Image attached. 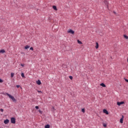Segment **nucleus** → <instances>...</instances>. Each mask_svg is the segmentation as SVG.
Wrapping results in <instances>:
<instances>
[{
  "instance_id": "obj_1",
  "label": "nucleus",
  "mask_w": 128,
  "mask_h": 128,
  "mask_svg": "<svg viewBox=\"0 0 128 128\" xmlns=\"http://www.w3.org/2000/svg\"><path fill=\"white\" fill-rule=\"evenodd\" d=\"M6 94L10 98L12 99V102H16V98H14V96L10 95L8 93H6Z\"/></svg>"
},
{
  "instance_id": "obj_2",
  "label": "nucleus",
  "mask_w": 128,
  "mask_h": 128,
  "mask_svg": "<svg viewBox=\"0 0 128 128\" xmlns=\"http://www.w3.org/2000/svg\"><path fill=\"white\" fill-rule=\"evenodd\" d=\"M68 34H74V31L72 30V29H70L68 30Z\"/></svg>"
},
{
  "instance_id": "obj_3",
  "label": "nucleus",
  "mask_w": 128,
  "mask_h": 128,
  "mask_svg": "<svg viewBox=\"0 0 128 128\" xmlns=\"http://www.w3.org/2000/svg\"><path fill=\"white\" fill-rule=\"evenodd\" d=\"M11 123L16 124V118L14 117L11 118Z\"/></svg>"
},
{
  "instance_id": "obj_4",
  "label": "nucleus",
  "mask_w": 128,
  "mask_h": 128,
  "mask_svg": "<svg viewBox=\"0 0 128 128\" xmlns=\"http://www.w3.org/2000/svg\"><path fill=\"white\" fill-rule=\"evenodd\" d=\"M124 115H122V118L120 119V124H123V122H124Z\"/></svg>"
},
{
  "instance_id": "obj_5",
  "label": "nucleus",
  "mask_w": 128,
  "mask_h": 128,
  "mask_svg": "<svg viewBox=\"0 0 128 128\" xmlns=\"http://www.w3.org/2000/svg\"><path fill=\"white\" fill-rule=\"evenodd\" d=\"M9 122H10V120H8V119H6L4 120V124H8Z\"/></svg>"
},
{
  "instance_id": "obj_6",
  "label": "nucleus",
  "mask_w": 128,
  "mask_h": 128,
  "mask_svg": "<svg viewBox=\"0 0 128 128\" xmlns=\"http://www.w3.org/2000/svg\"><path fill=\"white\" fill-rule=\"evenodd\" d=\"M124 104V102H117L118 106H120L121 104Z\"/></svg>"
},
{
  "instance_id": "obj_7",
  "label": "nucleus",
  "mask_w": 128,
  "mask_h": 128,
  "mask_svg": "<svg viewBox=\"0 0 128 128\" xmlns=\"http://www.w3.org/2000/svg\"><path fill=\"white\" fill-rule=\"evenodd\" d=\"M103 112H104V114H108V112L106 109L103 110Z\"/></svg>"
},
{
  "instance_id": "obj_8",
  "label": "nucleus",
  "mask_w": 128,
  "mask_h": 128,
  "mask_svg": "<svg viewBox=\"0 0 128 128\" xmlns=\"http://www.w3.org/2000/svg\"><path fill=\"white\" fill-rule=\"evenodd\" d=\"M36 84H38V86L42 84V82H40V80H38V81H36Z\"/></svg>"
},
{
  "instance_id": "obj_9",
  "label": "nucleus",
  "mask_w": 128,
  "mask_h": 128,
  "mask_svg": "<svg viewBox=\"0 0 128 128\" xmlns=\"http://www.w3.org/2000/svg\"><path fill=\"white\" fill-rule=\"evenodd\" d=\"M52 8H54V10H58V8H56V6H52Z\"/></svg>"
},
{
  "instance_id": "obj_10",
  "label": "nucleus",
  "mask_w": 128,
  "mask_h": 128,
  "mask_svg": "<svg viewBox=\"0 0 128 128\" xmlns=\"http://www.w3.org/2000/svg\"><path fill=\"white\" fill-rule=\"evenodd\" d=\"M4 52H6V50H0V54H4Z\"/></svg>"
},
{
  "instance_id": "obj_11",
  "label": "nucleus",
  "mask_w": 128,
  "mask_h": 128,
  "mask_svg": "<svg viewBox=\"0 0 128 128\" xmlns=\"http://www.w3.org/2000/svg\"><path fill=\"white\" fill-rule=\"evenodd\" d=\"M100 86H102V88H106V84H104V83H102L101 84H100Z\"/></svg>"
},
{
  "instance_id": "obj_12",
  "label": "nucleus",
  "mask_w": 128,
  "mask_h": 128,
  "mask_svg": "<svg viewBox=\"0 0 128 128\" xmlns=\"http://www.w3.org/2000/svg\"><path fill=\"white\" fill-rule=\"evenodd\" d=\"M77 42H78V44H82V42H81L80 40H78Z\"/></svg>"
},
{
  "instance_id": "obj_13",
  "label": "nucleus",
  "mask_w": 128,
  "mask_h": 128,
  "mask_svg": "<svg viewBox=\"0 0 128 128\" xmlns=\"http://www.w3.org/2000/svg\"><path fill=\"white\" fill-rule=\"evenodd\" d=\"M28 48H30V46H28V45H26V46L24 47V49H25V50H28Z\"/></svg>"
},
{
  "instance_id": "obj_14",
  "label": "nucleus",
  "mask_w": 128,
  "mask_h": 128,
  "mask_svg": "<svg viewBox=\"0 0 128 128\" xmlns=\"http://www.w3.org/2000/svg\"><path fill=\"white\" fill-rule=\"evenodd\" d=\"M103 126H104V128H106L108 124H106V123H103L102 124Z\"/></svg>"
},
{
  "instance_id": "obj_15",
  "label": "nucleus",
  "mask_w": 128,
  "mask_h": 128,
  "mask_svg": "<svg viewBox=\"0 0 128 128\" xmlns=\"http://www.w3.org/2000/svg\"><path fill=\"white\" fill-rule=\"evenodd\" d=\"M96 48H98V42H96Z\"/></svg>"
},
{
  "instance_id": "obj_16",
  "label": "nucleus",
  "mask_w": 128,
  "mask_h": 128,
  "mask_svg": "<svg viewBox=\"0 0 128 128\" xmlns=\"http://www.w3.org/2000/svg\"><path fill=\"white\" fill-rule=\"evenodd\" d=\"M14 73L12 72V73H11L10 77H11V78H14Z\"/></svg>"
},
{
  "instance_id": "obj_17",
  "label": "nucleus",
  "mask_w": 128,
  "mask_h": 128,
  "mask_svg": "<svg viewBox=\"0 0 128 128\" xmlns=\"http://www.w3.org/2000/svg\"><path fill=\"white\" fill-rule=\"evenodd\" d=\"M104 4H106V6H108V1H106V0H104Z\"/></svg>"
},
{
  "instance_id": "obj_18",
  "label": "nucleus",
  "mask_w": 128,
  "mask_h": 128,
  "mask_svg": "<svg viewBox=\"0 0 128 128\" xmlns=\"http://www.w3.org/2000/svg\"><path fill=\"white\" fill-rule=\"evenodd\" d=\"M124 36L126 40H128V36L126 35H124Z\"/></svg>"
},
{
  "instance_id": "obj_19",
  "label": "nucleus",
  "mask_w": 128,
  "mask_h": 128,
  "mask_svg": "<svg viewBox=\"0 0 128 128\" xmlns=\"http://www.w3.org/2000/svg\"><path fill=\"white\" fill-rule=\"evenodd\" d=\"M62 66H63L64 68H68V66H66V64H63Z\"/></svg>"
},
{
  "instance_id": "obj_20",
  "label": "nucleus",
  "mask_w": 128,
  "mask_h": 128,
  "mask_svg": "<svg viewBox=\"0 0 128 128\" xmlns=\"http://www.w3.org/2000/svg\"><path fill=\"white\" fill-rule=\"evenodd\" d=\"M50 128V126L48 124L45 126V128Z\"/></svg>"
},
{
  "instance_id": "obj_21",
  "label": "nucleus",
  "mask_w": 128,
  "mask_h": 128,
  "mask_svg": "<svg viewBox=\"0 0 128 128\" xmlns=\"http://www.w3.org/2000/svg\"><path fill=\"white\" fill-rule=\"evenodd\" d=\"M21 76H22V78H24V73H22Z\"/></svg>"
},
{
  "instance_id": "obj_22",
  "label": "nucleus",
  "mask_w": 128,
  "mask_h": 128,
  "mask_svg": "<svg viewBox=\"0 0 128 128\" xmlns=\"http://www.w3.org/2000/svg\"><path fill=\"white\" fill-rule=\"evenodd\" d=\"M52 112H54V107H52Z\"/></svg>"
},
{
  "instance_id": "obj_23",
  "label": "nucleus",
  "mask_w": 128,
  "mask_h": 128,
  "mask_svg": "<svg viewBox=\"0 0 128 128\" xmlns=\"http://www.w3.org/2000/svg\"><path fill=\"white\" fill-rule=\"evenodd\" d=\"M69 78H70V80H72V76H69Z\"/></svg>"
},
{
  "instance_id": "obj_24",
  "label": "nucleus",
  "mask_w": 128,
  "mask_h": 128,
  "mask_svg": "<svg viewBox=\"0 0 128 128\" xmlns=\"http://www.w3.org/2000/svg\"><path fill=\"white\" fill-rule=\"evenodd\" d=\"M38 112H40V114H42V112L40 110H38Z\"/></svg>"
},
{
  "instance_id": "obj_25",
  "label": "nucleus",
  "mask_w": 128,
  "mask_h": 128,
  "mask_svg": "<svg viewBox=\"0 0 128 128\" xmlns=\"http://www.w3.org/2000/svg\"><path fill=\"white\" fill-rule=\"evenodd\" d=\"M0 111L2 112H4V109L2 108L0 109Z\"/></svg>"
},
{
  "instance_id": "obj_26",
  "label": "nucleus",
  "mask_w": 128,
  "mask_h": 128,
  "mask_svg": "<svg viewBox=\"0 0 128 128\" xmlns=\"http://www.w3.org/2000/svg\"><path fill=\"white\" fill-rule=\"evenodd\" d=\"M35 108H36V110H38V106H36Z\"/></svg>"
},
{
  "instance_id": "obj_27",
  "label": "nucleus",
  "mask_w": 128,
  "mask_h": 128,
  "mask_svg": "<svg viewBox=\"0 0 128 128\" xmlns=\"http://www.w3.org/2000/svg\"><path fill=\"white\" fill-rule=\"evenodd\" d=\"M82 112H84V108L82 109Z\"/></svg>"
},
{
  "instance_id": "obj_28",
  "label": "nucleus",
  "mask_w": 128,
  "mask_h": 128,
  "mask_svg": "<svg viewBox=\"0 0 128 128\" xmlns=\"http://www.w3.org/2000/svg\"><path fill=\"white\" fill-rule=\"evenodd\" d=\"M20 66H21L24 67V64H21Z\"/></svg>"
},
{
  "instance_id": "obj_29",
  "label": "nucleus",
  "mask_w": 128,
  "mask_h": 128,
  "mask_svg": "<svg viewBox=\"0 0 128 128\" xmlns=\"http://www.w3.org/2000/svg\"><path fill=\"white\" fill-rule=\"evenodd\" d=\"M30 50H34V48H33L32 47H31V48H30Z\"/></svg>"
},
{
  "instance_id": "obj_30",
  "label": "nucleus",
  "mask_w": 128,
  "mask_h": 128,
  "mask_svg": "<svg viewBox=\"0 0 128 128\" xmlns=\"http://www.w3.org/2000/svg\"><path fill=\"white\" fill-rule=\"evenodd\" d=\"M16 88H20V85H16Z\"/></svg>"
},
{
  "instance_id": "obj_31",
  "label": "nucleus",
  "mask_w": 128,
  "mask_h": 128,
  "mask_svg": "<svg viewBox=\"0 0 128 128\" xmlns=\"http://www.w3.org/2000/svg\"><path fill=\"white\" fill-rule=\"evenodd\" d=\"M4 82L2 79H0V82Z\"/></svg>"
},
{
  "instance_id": "obj_32",
  "label": "nucleus",
  "mask_w": 128,
  "mask_h": 128,
  "mask_svg": "<svg viewBox=\"0 0 128 128\" xmlns=\"http://www.w3.org/2000/svg\"><path fill=\"white\" fill-rule=\"evenodd\" d=\"M125 81L126 82H128V80L125 79Z\"/></svg>"
},
{
  "instance_id": "obj_33",
  "label": "nucleus",
  "mask_w": 128,
  "mask_h": 128,
  "mask_svg": "<svg viewBox=\"0 0 128 128\" xmlns=\"http://www.w3.org/2000/svg\"><path fill=\"white\" fill-rule=\"evenodd\" d=\"M38 92H42L41 91H40V90H38Z\"/></svg>"
},
{
  "instance_id": "obj_34",
  "label": "nucleus",
  "mask_w": 128,
  "mask_h": 128,
  "mask_svg": "<svg viewBox=\"0 0 128 128\" xmlns=\"http://www.w3.org/2000/svg\"><path fill=\"white\" fill-rule=\"evenodd\" d=\"M114 14H116V12H114Z\"/></svg>"
}]
</instances>
